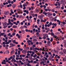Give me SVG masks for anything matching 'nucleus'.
Segmentation results:
<instances>
[{
	"label": "nucleus",
	"instance_id": "20e7f679",
	"mask_svg": "<svg viewBox=\"0 0 66 66\" xmlns=\"http://www.w3.org/2000/svg\"><path fill=\"white\" fill-rule=\"evenodd\" d=\"M10 47L11 48H13V47H14V46H15V44L12 43H10Z\"/></svg>",
	"mask_w": 66,
	"mask_h": 66
},
{
	"label": "nucleus",
	"instance_id": "052dcab7",
	"mask_svg": "<svg viewBox=\"0 0 66 66\" xmlns=\"http://www.w3.org/2000/svg\"><path fill=\"white\" fill-rule=\"evenodd\" d=\"M62 24H65V22H62Z\"/></svg>",
	"mask_w": 66,
	"mask_h": 66
},
{
	"label": "nucleus",
	"instance_id": "4c0bfd02",
	"mask_svg": "<svg viewBox=\"0 0 66 66\" xmlns=\"http://www.w3.org/2000/svg\"><path fill=\"white\" fill-rule=\"evenodd\" d=\"M20 7L21 8V9L22 8V5L21 4H20Z\"/></svg>",
	"mask_w": 66,
	"mask_h": 66
},
{
	"label": "nucleus",
	"instance_id": "2eb2a0df",
	"mask_svg": "<svg viewBox=\"0 0 66 66\" xmlns=\"http://www.w3.org/2000/svg\"><path fill=\"white\" fill-rule=\"evenodd\" d=\"M21 31L22 34H24V33H25V30H21Z\"/></svg>",
	"mask_w": 66,
	"mask_h": 66
},
{
	"label": "nucleus",
	"instance_id": "774afa93",
	"mask_svg": "<svg viewBox=\"0 0 66 66\" xmlns=\"http://www.w3.org/2000/svg\"><path fill=\"white\" fill-rule=\"evenodd\" d=\"M26 13L27 14H29V11H27Z\"/></svg>",
	"mask_w": 66,
	"mask_h": 66
},
{
	"label": "nucleus",
	"instance_id": "f704fd0d",
	"mask_svg": "<svg viewBox=\"0 0 66 66\" xmlns=\"http://www.w3.org/2000/svg\"><path fill=\"white\" fill-rule=\"evenodd\" d=\"M8 3H9V4L11 3V1L10 0H9L8 1Z\"/></svg>",
	"mask_w": 66,
	"mask_h": 66
},
{
	"label": "nucleus",
	"instance_id": "680f3d73",
	"mask_svg": "<svg viewBox=\"0 0 66 66\" xmlns=\"http://www.w3.org/2000/svg\"><path fill=\"white\" fill-rule=\"evenodd\" d=\"M44 44H46L47 43V41L46 40H44Z\"/></svg>",
	"mask_w": 66,
	"mask_h": 66
},
{
	"label": "nucleus",
	"instance_id": "aec40b11",
	"mask_svg": "<svg viewBox=\"0 0 66 66\" xmlns=\"http://www.w3.org/2000/svg\"><path fill=\"white\" fill-rule=\"evenodd\" d=\"M14 24H15L16 26H17L18 25V24L16 22H13Z\"/></svg>",
	"mask_w": 66,
	"mask_h": 66
},
{
	"label": "nucleus",
	"instance_id": "72a5a7b5",
	"mask_svg": "<svg viewBox=\"0 0 66 66\" xmlns=\"http://www.w3.org/2000/svg\"><path fill=\"white\" fill-rule=\"evenodd\" d=\"M56 50H58L59 51H60V49L58 47L56 48Z\"/></svg>",
	"mask_w": 66,
	"mask_h": 66
},
{
	"label": "nucleus",
	"instance_id": "a211bd4d",
	"mask_svg": "<svg viewBox=\"0 0 66 66\" xmlns=\"http://www.w3.org/2000/svg\"><path fill=\"white\" fill-rule=\"evenodd\" d=\"M53 38L52 37L51 38V40H50V42H52L53 41Z\"/></svg>",
	"mask_w": 66,
	"mask_h": 66
},
{
	"label": "nucleus",
	"instance_id": "0eeeda50",
	"mask_svg": "<svg viewBox=\"0 0 66 66\" xmlns=\"http://www.w3.org/2000/svg\"><path fill=\"white\" fill-rule=\"evenodd\" d=\"M62 52L64 54H66V50L65 49H63Z\"/></svg>",
	"mask_w": 66,
	"mask_h": 66
},
{
	"label": "nucleus",
	"instance_id": "09e8293b",
	"mask_svg": "<svg viewBox=\"0 0 66 66\" xmlns=\"http://www.w3.org/2000/svg\"><path fill=\"white\" fill-rule=\"evenodd\" d=\"M52 59L51 58V57H50L48 58V59L49 60H51V59Z\"/></svg>",
	"mask_w": 66,
	"mask_h": 66
},
{
	"label": "nucleus",
	"instance_id": "2f4dec72",
	"mask_svg": "<svg viewBox=\"0 0 66 66\" xmlns=\"http://www.w3.org/2000/svg\"><path fill=\"white\" fill-rule=\"evenodd\" d=\"M15 34H16V33L15 32H13L12 33V35H13V36H14L15 35Z\"/></svg>",
	"mask_w": 66,
	"mask_h": 66
},
{
	"label": "nucleus",
	"instance_id": "f8f14e48",
	"mask_svg": "<svg viewBox=\"0 0 66 66\" xmlns=\"http://www.w3.org/2000/svg\"><path fill=\"white\" fill-rule=\"evenodd\" d=\"M43 14H44L45 15H47V12H45V11H44V12H43Z\"/></svg>",
	"mask_w": 66,
	"mask_h": 66
},
{
	"label": "nucleus",
	"instance_id": "ea45409f",
	"mask_svg": "<svg viewBox=\"0 0 66 66\" xmlns=\"http://www.w3.org/2000/svg\"><path fill=\"white\" fill-rule=\"evenodd\" d=\"M1 34L2 35V36H4V33H1Z\"/></svg>",
	"mask_w": 66,
	"mask_h": 66
},
{
	"label": "nucleus",
	"instance_id": "4468645a",
	"mask_svg": "<svg viewBox=\"0 0 66 66\" xmlns=\"http://www.w3.org/2000/svg\"><path fill=\"white\" fill-rule=\"evenodd\" d=\"M9 53H10V52H9V50H7L6 52V53L7 54H9Z\"/></svg>",
	"mask_w": 66,
	"mask_h": 66
},
{
	"label": "nucleus",
	"instance_id": "bb28decb",
	"mask_svg": "<svg viewBox=\"0 0 66 66\" xmlns=\"http://www.w3.org/2000/svg\"><path fill=\"white\" fill-rule=\"evenodd\" d=\"M19 60H22V57H21L20 58L19 57Z\"/></svg>",
	"mask_w": 66,
	"mask_h": 66
},
{
	"label": "nucleus",
	"instance_id": "603ef678",
	"mask_svg": "<svg viewBox=\"0 0 66 66\" xmlns=\"http://www.w3.org/2000/svg\"><path fill=\"white\" fill-rule=\"evenodd\" d=\"M45 11H46V12H47V11H48V9H45Z\"/></svg>",
	"mask_w": 66,
	"mask_h": 66
},
{
	"label": "nucleus",
	"instance_id": "c756f323",
	"mask_svg": "<svg viewBox=\"0 0 66 66\" xmlns=\"http://www.w3.org/2000/svg\"><path fill=\"white\" fill-rule=\"evenodd\" d=\"M63 43H64L65 44L66 43V40H64L63 41Z\"/></svg>",
	"mask_w": 66,
	"mask_h": 66
},
{
	"label": "nucleus",
	"instance_id": "c03bdc74",
	"mask_svg": "<svg viewBox=\"0 0 66 66\" xmlns=\"http://www.w3.org/2000/svg\"><path fill=\"white\" fill-rule=\"evenodd\" d=\"M62 6L63 7H64V6H65V4L63 3L62 4Z\"/></svg>",
	"mask_w": 66,
	"mask_h": 66
},
{
	"label": "nucleus",
	"instance_id": "5fc2aeb1",
	"mask_svg": "<svg viewBox=\"0 0 66 66\" xmlns=\"http://www.w3.org/2000/svg\"><path fill=\"white\" fill-rule=\"evenodd\" d=\"M32 47H36V46H35V45H32Z\"/></svg>",
	"mask_w": 66,
	"mask_h": 66
},
{
	"label": "nucleus",
	"instance_id": "a18cd8bd",
	"mask_svg": "<svg viewBox=\"0 0 66 66\" xmlns=\"http://www.w3.org/2000/svg\"><path fill=\"white\" fill-rule=\"evenodd\" d=\"M11 34V33H9L8 34V36H10Z\"/></svg>",
	"mask_w": 66,
	"mask_h": 66
},
{
	"label": "nucleus",
	"instance_id": "f257e3e1",
	"mask_svg": "<svg viewBox=\"0 0 66 66\" xmlns=\"http://www.w3.org/2000/svg\"><path fill=\"white\" fill-rule=\"evenodd\" d=\"M9 61L8 60H3V61L2 62V64H4L5 65L6 64V62L7 63H8L9 62Z\"/></svg>",
	"mask_w": 66,
	"mask_h": 66
},
{
	"label": "nucleus",
	"instance_id": "e433bc0d",
	"mask_svg": "<svg viewBox=\"0 0 66 66\" xmlns=\"http://www.w3.org/2000/svg\"><path fill=\"white\" fill-rule=\"evenodd\" d=\"M23 27L24 28H28V27H27V26H25V25H24V26H23Z\"/></svg>",
	"mask_w": 66,
	"mask_h": 66
},
{
	"label": "nucleus",
	"instance_id": "7ed1b4c3",
	"mask_svg": "<svg viewBox=\"0 0 66 66\" xmlns=\"http://www.w3.org/2000/svg\"><path fill=\"white\" fill-rule=\"evenodd\" d=\"M22 52L23 54H26L27 52V51L26 50H24L22 51Z\"/></svg>",
	"mask_w": 66,
	"mask_h": 66
},
{
	"label": "nucleus",
	"instance_id": "13d9d810",
	"mask_svg": "<svg viewBox=\"0 0 66 66\" xmlns=\"http://www.w3.org/2000/svg\"><path fill=\"white\" fill-rule=\"evenodd\" d=\"M38 3V1H36V5H37V3Z\"/></svg>",
	"mask_w": 66,
	"mask_h": 66
},
{
	"label": "nucleus",
	"instance_id": "a878e982",
	"mask_svg": "<svg viewBox=\"0 0 66 66\" xmlns=\"http://www.w3.org/2000/svg\"><path fill=\"white\" fill-rule=\"evenodd\" d=\"M66 58H65V57H64L63 59V61H66Z\"/></svg>",
	"mask_w": 66,
	"mask_h": 66
},
{
	"label": "nucleus",
	"instance_id": "49530a36",
	"mask_svg": "<svg viewBox=\"0 0 66 66\" xmlns=\"http://www.w3.org/2000/svg\"><path fill=\"white\" fill-rule=\"evenodd\" d=\"M13 19H14V20H15V21H16V19L15 18H13Z\"/></svg>",
	"mask_w": 66,
	"mask_h": 66
},
{
	"label": "nucleus",
	"instance_id": "cd10ccee",
	"mask_svg": "<svg viewBox=\"0 0 66 66\" xmlns=\"http://www.w3.org/2000/svg\"><path fill=\"white\" fill-rule=\"evenodd\" d=\"M36 30V29L35 28H34L32 30V31L33 32H34H34H35Z\"/></svg>",
	"mask_w": 66,
	"mask_h": 66
},
{
	"label": "nucleus",
	"instance_id": "3c124183",
	"mask_svg": "<svg viewBox=\"0 0 66 66\" xmlns=\"http://www.w3.org/2000/svg\"><path fill=\"white\" fill-rule=\"evenodd\" d=\"M16 56L18 57H19V55H16Z\"/></svg>",
	"mask_w": 66,
	"mask_h": 66
},
{
	"label": "nucleus",
	"instance_id": "473e14b6",
	"mask_svg": "<svg viewBox=\"0 0 66 66\" xmlns=\"http://www.w3.org/2000/svg\"><path fill=\"white\" fill-rule=\"evenodd\" d=\"M16 43V40H14L13 41V44H15V43Z\"/></svg>",
	"mask_w": 66,
	"mask_h": 66
},
{
	"label": "nucleus",
	"instance_id": "423d86ee",
	"mask_svg": "<svg viewBox=\"0 0 66 66\" xmlns=\"http://www.w3.org/2000/svg\"><path fill=\"white\" fill-rule=\"evenodd\" d=\"M5 15H8L9 14V11H5L4 12Z\"/></svg>",
	"mask_w": 66,
	"mask_h": 66
},
{
	"label": "nucleus",
	"instance_id": "de8ad7c7",
	"mask_svg": "<svg viewBox=\"0 0 66 66\" xmlns=\"http://www.w3.org/2000/svg\"><path fill=\"white\" fill-rule=\"evenodd\" d=\"M34 26H35V24H34L32 25V28H34Z\"/></svg>",
	"mask_w": 66,
	"mask_h": 66
},
{
	"label": "nucleus",
	"instance_id": "dca6fc26",
	"mask_svg": "<svg viewBox=\"0 0 66 66\" xmlns=\"http://www.w3.org/2000/svg\"><path fill=\"white\" fill-rule=\"evenodd\" d=\"M56 9H60V8H61V6H58L56 7Z\"/></svg>",
	"mask_w": 66,
	"mask_h": 66
},
{
	"label": "nucleus",
	"instance_id": "7c9ffc66",
	"mask_svg": "<svg viewBox=\"0 0 66 66\" xmlns=\"http://www.w3.org/2000/svg\"><path fill=\"white\" fill-rule=\"evenodd\" d=\"M32 20L29 19V22H30V23H31V22H32Z\"/></svg>",
	"mask_w": 66,
	"mask_h": 66
},
{
	"label": "nucleus",
	"instance_id": "c9c22d12",
	"mask_svg": "<svg viewBox=\"0 0 66 66\" xmlns=\"http://www.w3.org/2000/svg\"><path fill=\"white\" fill-rule=\"evenodd\" d=\"M34 51L35 52V53H37V52H38V51H36V50H34Z\"/></svg>",
	"mask_w": 66,
	"mask_h": 66
},
{
	"label": "nucleus",
	"instance_id": "9b49d317",
	"mask_svg": "<svg viewBox=\"0 0 66 66\" xmlns=\"http://www.w3.org/2000/svg\"><path fill=\"white\" fill-rule=\"evenodd\" d=\"M52 25L53 26H54L55 27H56V25H57V24H56V23H53L52 24Z\"/></svg>",
	"mask_w": 66,
	"mask_h": 66
},
{
	"label": "nucleus",
	"instance_id": "a19ab883",
	"mask_svg": "<svg viewBox=\"0 0 66 66\" xmlns=\"http://www.w3.org/2000/svg\"><path fill=\"white\" fill-rule=\"evenodd\" d=\"M47 31H50V29H49V28H47Z\"/></svg>",
	"mask_w": 66,
	"mask_h": 66
},
{
	"label": "nucleus",
	"instance_id": "bf43d9fd",
	"mask_svg": "<svg viewBox=\"0 0 66 66\" xmlns=\"http://www.w3.org/2000/svg\"><path fill=\"white\" fill-rule=\"evenodd\" d=\"M11 22H14V20L13 19H12L11 20Z\"/></svg>",
	"mask_w": 66,
	"mask_h": 66
},
{
	"label": "nucleus",
	"instance_id": "412c9836",
	"mask_svg": "<svg viewBox=\"0 0 66 66\" xmlns=\"http://www.w3.org/2000/svg\"><path fill=\"white\" fill-rule=\"evenodd\" d=\"M29 47H28L27 48H26V49L27 50H30L29 49Z\"/></svg>",
	"mask_w": 66,
	"mask_h": 66
},
{
	"label": "nucleus",
	"instance_id": "393cba45",
	"mask_svg": "<svg viewBox=\"0 0 66 66\" xmlns=\"http://www.w3.org/2000/svg\"><path fill=\"white\" fill-rule=\"evenodd\" d=\"M33 41H34V42H37V40L35 39L33 40Z\"/></svg>",
	"mask_w": 66,
	"mask_h": 66
},
{
	"label": "nucleus",
	"instance_id": "f03ea898",
	"mask_svg": "<svg viewBox=\"0 0 66 66\" xmlns=\"http://www.w3.org/2000/svg\"><path fill=\"white\" fill-rule=\"evenodd\" d=\"M17 11L18 12V13L19 14H22V10L20 9H18Z\"/></svg>",
	"mask_w": 66,
	"mask_h": 66
},
{
	"label": "nucleus",
	"instance_id": "37998d69",
	"mask_svg": "<svg viewBox=\"0 0 66 66\" xmlns=\"http://www.w3.org/2000/svg\"><path fill=\"white\" fill-rule=\"evenodd\" d=\"M52 25V22H50L49 23V25H50V26H51V25Z\"/></svg>",
	"mask_w": 66,
	"mask_h": 66
},
{
	"label": "nucleus",
	"instance_id": "e2e57ef3",
	"mask_svg": "<svg viewBox=\"0 0 66 66\" xmlns=\"http://www.w3.org/2000/svg\"><path fill=\"white\" fill-rule=\"evenodd\" d=\"M51 35L53 36L54 35V33H53V32H52L51 34Z\"/></svg>",
	"mask_w": 66,
	"mask_h": 66
},
{
	"label": "nucleus",
	"instance_id": "6e6552de",
	"mask_svg": "<svg viewBox=\"0 0 66 66\" xmlns=\"http://www.w3.org/2000/svg\"><path fill=\"white\" fill-rule=\"evenodd\" d=\"M57 22H59L58 23V24L59 25H60L61 24V21L59 20H57Z\"/></svg>",
	"mask_w": 66,
	"mask_h": 66
},
{
	"label": "nucleus",
	"instance_id": "69168bd1",
	"mask_svg": "<svg viewBox=\"0 0 66 66\" xmlns=\"http://www.w3.org/2000/svg\"><path fill=\"white\" fill-rule=\"evenodd\" d=\"M30 50H31V51L32 50V47H30Z\"/></svg>",
	"mask_w": 66,
	"mask_h": 66
},
{
	"label": "nucleus",
	"instance_id": "4d7b16f0",
	"mask_svg": "<svg viewBox=\"0 0 66 66\" xmlns=\"http://www.w3.org/2000/svg\"><path fill=\"white\" fill-rule=\"evenodd\" d=\"M16 22H17L16 23H17V24H18V23H19L20 22L19 21H17Z\"/></svg>",
	"mask_w": 66,
	"mask_h": 66
},
{
	"label": "nucleus",
	"instance_id": "864d4df0",
	"mask_svg": "<svg viewBox=\"0 0 66 66\" xmlns=\"http://www.w3.org/2000/svg\"><path fill=\"white\" fill-rule=\"evenodd\" d=\"M39 39H43V38L40 37L39 38Z\"/></svg>",
	"mask_w": 66,
	"mask_h": 66
},
{
	"label": "nucleus",
	"instance_id": "4be33fe9",
	"mask_svg": "<svg viewBox=\"0 0 66 66\" xmlns=\"http://www.w3.org/2000/svg\"><path fill=\"white\" fill-rule=\"evenodd\" d=\"M13 27L14 28H17V27L16 25H13Z\"/></svg>",
	"mask_w": 66,
	"mask_h": 66
},
{
	"label": "nucleus",
	"instance_id": "8fccbe9b",
	"mask_svg": "<svg viewBox=\"0 0 66 66\" xmlns=\"http://www.w3.org/2000/svg\"><path fill=\"white\" fill-rule=\"evenodd\" d=\"M12 16L13 17H16V15L15 14L13 15Z\"/></svg>",
	"mask_w": 66,
	"mask_h": 66
},
{
	"label": "nucleus",
	"instance_id": "ddd939ff",
	"mask_svg": "<svg viewBox=\"0 0 66 66\" xmlns=\"http://www.w3.org/2000/svg\"><path fill=\"white\" fill-rule=\"evenodd\" d=\"M14 53L15 51H14V50H12L11 52V54H13V53Z\"/></svg>",
	"mask_w": 66,
	"mask_h": 66
},
{
	"label": "nucleus",
	"instance_id": "39448f33",
	"mask_svg": "<svg viewBox=\"0 0 66 66\" xmlns=\"http://www.w3.org/2000/svg\"><path fill=\"white\" fill-rule=\"evenodd\" d=\"M65 1V0H62L60 1V3L62 4L64 3Z\"/></svg>",
	"mask_w": 66,
	"mask_h": 66
},
{
	"label": "nucleus",
	"instance_id": "b1692460",
	"mask_svg": "<svg viewBox=\"0 0 66 66\" xmlns=\"http://www.w3.org/2000/svg\"><path fill=\"white\" fill-rule=\"evenodd\" d=\"M36 37V36H32V38H33V39H35V38Z\"/></svg>",
	"mask_w": 66,
	"mask_h": 66
},
{
	"label": "nucleus",
	"instance_id": "9d476101",
	"mask_svg": "<svg viewBox=\"0 0 66 66\" xmlns=\"http://www.w3.org/2000/svg\"><path fill=\"white\" fill-rule=\"evenodd\" d=\"M47 14H48V15H49L50 16H52V14L49 12H48Z\"/></svg>",
	"mask_w": 66,
	"mask_h": 66
},
{
	"label": "nucleus",
	"instance_id": "1a4fd4ad",
	"mask_svg": "<svg viewBox=\"0 0 66 66\" xmlns=\"http://www.w3.org/2000/svg\"><path fill=\"white\" fill-rule=\"evenodd\" d=\"M12 7L14 9H15L16 6V5L15 4H13L12 5Z\"/></svg>",
	"mask_w": 66,
	"mask_h": 66
},
{
	"label": "nucleus",
	"instance_id": "0e129e2a",
	"mask_svg": "<svg viewBox=\"0 0 66 66\" xmlns=\"http://www.w3.org/2000/svg\"><path fill=\"white\" fill-rule=\"evenodd\" d=\"M52 12H54V11H55L54 10H51Z\"/></svg>",
	"mask_w": 66,
	"mask_h": 66
},
{
	"label": "nucleus",
	"instance_id": "6e6d98bb",
	"mask_svg": "<svg viewBox=\"0 0 66 66\" xmlns=\"http://www.w3.org/2000/svg\"><path fill=\"white\" fill-rule=\"evenodd\" d=\"M63 12L64 13H66V9L64 10H63Z\"/></svg>",
	"mask_w": 66,
	"mask_h": 66
},
{
	"label": "nucleus",
	"instance_id": "58836bf2",
	"mask_svg": "<svg viewBox=\"0 0 66 66\" xmlns=\"http://www.w3.org/2000/svg\"><path fill=\"white\" fill-rule=\"evenodd\" d=\"M11 40H13L11 39V40H9L8 41V42L9 43H10L11 42Z\"/></svg>",
	"mask_w": 66,
	"mask_h": 66
},
{
	"label": "nucleus",
	"instance_id": "f3484780",
	"mask_svg": "<svg viewBox=\"0 0 66 66\" xmlns=\"http://www.w3.org/2000/svg\"><path fill=\"white\" fill-rule=\"evenodd\" d=\"M18 55H20V53H21V52L20 50H19L18 51Z\"/></svg>",
	"mask_w": 66,
	"mask_h": 66
},
{
	"label": "nucleus",
	"instance_id": "6ab92c4d",
	"mask_svg": "<svg viewBox=\"0 0 66 66\" xmlns=\"http://www.w3.org/2000/svg\"><path fill=\"white\" fill-rule=\"evenodd\" d=\"M39 11L40 10H39L38 9H37L35 10V11L36 12H37V13L38 12H39Z\"/></svg>",
	"mask_w": 66,
	"mask_h": 66
},
{
	"label": "nucleus",
	"instance_id": "338daca9",
	"mask_svg": "<svg viewBox=\"0 0 66 66\" xmlns=\"http://www.w3.org/2000/svg\"><path fill=\"white\" fill-rule=\"evenodd\" d=\"M30 37V35H27V37H28V38Z\"/></svg>",
	"mask_w": 66,
	"mask_h": 66
},
{
	"label": "nucleus",
	"instance_id": "c85d7f7f",
	"mask_svg": "<svg viewBox=\"0 0 66 66\" xmlns=\"http://www.w3.org/2000/svg\"><path fill=\"white\" fill-rule=\"evenodd\" d=\"M50 43H51V42L50 41H49L47 42V43L48 44H50Z\"/></svg>",
	"mask_w": 66,
	"mask_h": 66
},
{
	"label": "nucleus",
	"instance_id": "79ce46f5",
	"mask_svg": "<svg viewBox=\"0 0 66 66\" xmlns=\"http://www.w3.org/2000/svg\"><path fill=\"white\" fill-rule=\"evenodd\" d=\"M56 15V14L55 13H53V15L54 16H55Z\"/></svg>",
	"mask_w": 66,
	"mask_h": 66
},
{
	"label": "nucleus",
	"instance_id": "5701e85b",
	"mask_svg": "<svg viewBox=\"0 0 66 66\" xmlns=\"http://www.w3.org/2000/svg\"><path fill=\"white\" fill-rule=\"evenodd\" d=\"M59 53L60 54V55H62V54H63V53L62 51H60Z\"/></svg>",
	"mask_w": 66,
	"mask_h": 66
}]
</instances>
